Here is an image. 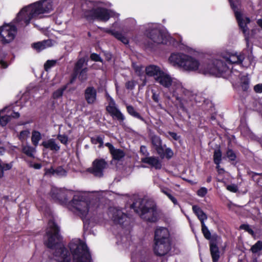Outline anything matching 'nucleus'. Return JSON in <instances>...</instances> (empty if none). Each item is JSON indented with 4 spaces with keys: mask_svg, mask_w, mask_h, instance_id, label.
I'll return each mask as SVG.
<instances>
[{
    "mask_svg": "<svg viewBox=\"0 0 262 262\" xmlns=\"http://www.w3.org/2000/svg\"><path fill=\"white\" fill-rule=\"evenodd\" d=\"M53 9L52 0H42L24 7L16 17L10 23H4L0 27V38L3 43L12 42L17 34V27L27 26L32 19L42 17V15L49 13Z\"/></svg>",
    "mask_w": 262,
    "mask_h": 262,
    "instance_id": "obj_2",
    "label": "nucleus"
},
{
    "mask_svg": "<svg viewBox=\"0 0 262 262\" xmlns=\"http://www.w3.org/2000/svg\"><path fill=\"white\" fill-rule=\"evenodd\" d=\"M227 189L232 192H236L238 190L237 186L235 184L229 185L227 186Z\"/></svg>",
    "mask_w": 262,
    "mask_h": 262,
    "instance_id": "obj_47",
    "label": "nucleus"
},
{
    "mask_svg": "<svg viewBox=\"0 0 262 262\" xmlns=\"http://www.w3.org/2000/svg\"><path fill=\"white\" fill-rule=\"evenodd\" d=\"M168 134L174 140L177 141L180 139V136H179L176 133L169 132Z\"/></svg>",
    "mask_w": 262,
    "mask_h": 262,
    "instance_id": "obj_53",
    "label": "nucleus"
},
{
    "mask_svg": "<svg viewBox=\"0 0 262 262\" xmlns=\"http://www.w3.org/2000/svg\"><path fill=\"white\" fill-rule=\"evenodd\" d=\"M33 167L36 169H39L41 167V165L39 163L34 164Z\"/></svg>",
    "mask_w": 262,
    "mask_h": 262,
    "instance_id": "obj_60",
    "label": "nucleus"
},
{
    "mask_svg": "<svg viewBox=\"0 0 262 262\" xmlns=\"http://www.w3.org/2000/svg\"><path fill=\"white\" fill-rule=\"evenodd\" d=\"M5 149L3 147H0V155L3 154L4 152ZM12 167V164L10 163H3L0 160V178L4 177V171L9 170Z\"/></svg>",
    "mask_w": 262,
    "mask_h": 262,
    "instance_id": "obj_27",
    "label": "nucleus"
},
{
    "mask_svg": "<svg viewBox=\"0 0 262 262\" xmlns=\"http://www.w3.org/2000/svg\"><path fill=\"white\" fill-rule=\"evenodd\" d=\"M257 24L262 29V19H259L257 20Z\"/></svg>",
    "mask_w": 262,
    "mask_h": 262,
    "instance_id": "obj_61",
    "label": "nucleus"
},
{
    "mask_svg": "<svg viewBox=\"0 0 262 262\" xmlns=\"http://www.w3.org/2000/svg\"><path fill=\"white\" fill-rule=\"evenodd\" d=\"M151 142L157 152L159 155L161 154L163 149L162 147V141L160 138L157 136H154L151 138Z\"/></svg>",
    "mask_w": 262,
    "mask_h": 262,
    "instance_id": "obj_25",
    "label": "nucleus"
},
{
    "mask_svg": "<svg viewBox=\"0 0 262 262\" xmlns=\"http://www.w3.org/2000/svg\"><path fill=\"white\" fill-rule=\"evenodd\" d=\"M42 145L45 148H49L53 151H57L60 149V146L56 142L54 139H50L42 142Z\"/></svg>",
    "mask_w": 262,
    "mask_h": 262,
    "instance_id": "obj_23",
    "label": "nucleus"
},
{
    "mask_svg": "<svg viewBox=\"0 0 262 262\" xmlns=\"http://www.w3.org/2000/svg\"><path fill=\"white\" fill-rule=\"evenodd\" d=\"M57 139L62 144L64 145H67L68 144V137L67 136L65 135L59 134L57 135Z\"/></svg>",
    "mask_w": 262,
    "mask_h": 262,
    "instance_id": "obj_43",
    "label": "nucleus"
},
{
    "mask_svg": "<svg viewBox=\"0 0 262 262\" xmlns=\"http://www.w3.org/2000/svg\"><path fill=\"white\" fill-rule=\"evenodd\" d=\"M126 108H127V112L130 115H132V116L135 117V118H139V119H141V117L140 116V115L136 111V110H135V108L131 105H127L126 106Z\"/></svg>",
    "mask_w": 262,
    "mask_h": 262,
    "instance_id": "obj_33",
    "label": "nucleus"
},
{
    "mask_svg": "<svg viewBox=\"0 0 262 262\" xmlns=\"http://www.w3.org/2000/svg\"><path fill=\"white\" fill-rule=\"evenodd\" d=\"M141 162L148 164L151 166L157 169H160L162 167V164L159 158L155 157H146L141 158Z\"/></svg>",
    "mask_w": 262,
    "mask_h": 262,
    "instance_id": "obj_20",
    "label": "nucleus"
},
{
    "mask_svg": "<svg viewBox=\"0 0 262 262\" xmlns=\"http://www.w3.org/2000/svg\"><path fill=\"white\" fill-rule=\"evenodd\" d=\"M170 241L168 229L164 227L158 228L155 232L154 242Z\"/></svg>",
    "mask_w": 262,
    "mask_h": 262,
    "instance_id": "obj_17",
    "label": "nucleus"
},
{
    "mask_svg": "<svg viewBox=\"0 0 262 262\" xmlns=\"http://www.w3.org/2000/svg\"><path fill=\"white\" fill-rule=\"evenodd\" d=\"M147 76L153 77L156 82L164 88H168L180 107L186 109L191 106L195 98L194 94L186 89L178 79L172 77L168 72L163 71L160 67L150 64L145 68Z\"/></svg>",
    "mask_w": 262,
    "mask_h": 262,
    "instance_id": "obj_3",
    "label": "nucleus"
},
{
    "mask_svg": "<svg viewBox=\"0 0 262 262\" xmlns=\"http://www.w3.org/2000/svg\"><path fill=\"white\" fill-rule=\"evenodd\" d=\"M58 231V226L53 220H50L44 242L46 245L54 251L52 257L47 262H71L70 253L62 243ZM69 247L73 255V262H92L87 246L80 239L72 240Z\"/></svg>",
    "mask_w": 262,
    "mask_h": 262,
    "instance_id": "obj_1",
    "label": "nucleus"
},
{
    "mask_svg": "<svg viewBox=\"0 0 262 262\" xmlns=\"http://www.w3.org/2000/svg\"><path fill=\"white\" fill-rule=\"evenodd\" d=\"M254 91L257 93H262V83H259L255 85L254 87Z\"/></svg>",
    "mask_w": 262,
    "mask_h": 262,
    "instance_id": "obj_48",
    "label": "nucleus"
},
{
    "mask_svg": "<svg viewBox=\"0 0 262 262\" xmlns=\"http://www.w3.org/2000/svg\"><path fill=\"white\" fill-rule=\"evenodd\" d=\"M152 98L153 100L155 102H159V95L156 94L155 92L152 91Z\"/></svg>",
    "mask_w": 262,
    "mask_h": 262,
    "instance_id": "obj_56",
    "label": "nucleus"
},
{
    "mask_svg": "<svg viewBox=\"0 0 262 262\" xmlns=\"http://www.w3.org/2000/svg\"><path fill=\"white\" fill-rule=\"evenodd\" d=\"M201 226L202 231L204 237L207 239H210L211 238V233L208 229L207 227L205 225V223L202 224Z\"/></svg>",
    "mask_w": 262,
    "mask_h": 262,
    "instance_id": "obj_35",
    "label": "nucleus"
},
{
    "mask_svg": "<svg viewBox=\"0 0 262 262\" xmlns=\"http://www.w3.org/2000/svg\"><path fill=\"white\" fill-rule=\"evenodd\" d=\"M240 228L248 231L250 233L253 232V231L252 230V229L250 228V226L248 225L243 224L241 225Z\"/></svg>",
    "mask_w": 262,
    "mask_h": 262,
    "instance_id": "obj_49",
    "label": "nucleus"
},
{
    "mask_svg": "<svg viewBox=\"0 0 262 262\" xmlns=\"http://www.w3.org/2000/svg\"><path fill=\"white\" fill-rule=\"evenodd\" d=\"M56 60H48L44 64V68L46 71H48L52 67H54L56 64Z\"/></svg>",
    "mask_w": 262,
    "mask_h": 262,
    "instance_id": "obj_39",
    "label": "nucleus"
},
{
    "mask_svg": "<svg viewBox=\"0 0 262 262\" xmlns=\"http://www.w3.org/2000/svg\"><path fill=\"white\" fill-rule=\"evenodd\" d=\"M45 174H53V175H55V170L54 169H53L52 168H49V169H48L46 170V172H45Z\"/></svg>",
    "mask_w": 262,
    "mask_h": 262,
    "instance_id": "obj_55",
    "label": "nucleus"
},
{
    "mask_svg": "<svg viewBox=\"0 0 262 262\" xmlns=\"http://www.w3.org/2000/svg\"><path fill=\"white\" fill-rule=\"evenodd\" d=\"M68 209L80 216L84 224H90L92 222L100 223L102 214L97 202L89 201L83 194L77 193L69 204Z\"/></svg>",
    "mask_w": 262,
    "mask_h": 262,
    "instance_id": "obj_5",
    "label": "nucleus"
},
{
    "mask_svg": "<svg viewBox=\"0 0 262 262\" xmlns=\"http://www.w3.org/2000/svg\"><path fill=\"white\" fill-rule=\"evenodd\" d=\"M216 169L217 170V171L219 173H222L224 172V170L223 168H221L220 166V164H216Z\"/></svg>",
    "mask_w": 262,
    "mask_h": 262,
    "instance_id": "obj_58",
    "label": "nucleus"
},
{
    "mask_svg": "<svg viewBox=\"0 0 262 262\" xmlns=\"http://www.w3.org/2000/svg\"><path fill=\"white\" fill-rule=\"evenodd\" d=\"M222 160V152L220 149H216L214 151L213 161L215 164H220Z\"/></svg>",
    "mask_w": 262,
    "mask_h": 262,
    "instance_id": "obj_32",
    "label": "nucleus"
},
{
    "mask_svg": "<svg viewBox=\"0 0 262 262\" xmlns=\"http://www.w3.org/2000/svg\"><path fill=\"white\" fill-rule=\"evenodd\" d=\"M108 215L116 224H123L127 218L126 215L120 209L111 208L109 209Z\"/></svg>",
    "mask_w": 262,
    "mask_h": 262,
    "instance_id": "obj_14",
    "label": "nucleus"
},
{
    "mask_svg": "<svg viewBox=\"0 0 262 262\" xmlns=\"http://www.w3.org/2000/svg\"><path fill=\"white\" fill-rule=\"evenodd\" d=\"M85 63V59L83 58L79 59L75 64L74 71L76 73H77L78 71L82 68Z\"/></svg>",
    "mask_w": 262,
    "mask_h": 262,
    "instance_id": "obj_36",
    "label": "nucleus"
},
{
    "mask_svg": "<svg viewBox=\"0 0 262 262\" xmlns=\"http://www.w3.org/2000/svg\"><path fill=\"white\" fill-rule=\"evenodd\" d=\"M167 197L171 201V202L174 205H176L178 204L177 199L174 196H173L171 194L170 195H169Z\"/></svg>",
    "mask_w": 262,
    "mask_h": 262,
    "instance_id": "obj_57",
    "label": "nucleus"
},
{
    "mask_svg": "<svg viewBox=\"0 0 262 262\" xmlns=\"http://www.w3.org/2000/svg\"><path fill=\"white\" fill-rule=\"evenodd\" d=\"M105 146L108 148L114 160L119 161L125 156V152L123 150L115 148L110 143H106Z\"/></svg>",
    "mask_w": 262,
    "mask_h": 262,
    "instance_id": "obj_18",
    "label": "nucleus"
},
{
    "mask_svg": "<svg viewBox=\"0 0 262 262\" xmlns=\"http://www.w3.org/2000/svg\"><path fill=\"white\" fill-rule=\"evenodd\" d=\"M0 64L4 68H6L8 67V64L2 59H0Z\"/></svg>",
    "mask_w": 262,
    "mask_h": 262,
    "instance_id": "obj_59",
    "label": "nucleus"
},
{
    "mask_svg": "<svg viewBox=\"0 0 262 262\" xmlns=\"http://www.w3.org/2000/svg\"><path fill=\"white\" fill-rule=\"evenodd\" d=\"M108 105L106 107V110L111 115V116H112L113 118H115L119 121H123L125 118L124 116L117 107L114 99L109 96L108 97Z\"/></svg>",
    "mask_w": 262,
    "mask_h": 262,
    "instance_id": "obj_13",
    "label": "nucleus"
},
{
    "mask_svg": "<svg viewBox=\"0 0 262 262\" xmlns=\"http://www.w3.org/2000/svg\"><path fill=\"white\" fill-rule=\"evenodd\" d=\"M91 142L94 144H99V147L103 146V138L100 136H95L91 138Z\"/></svg>",
    "mask_w": 262,
    "mask_h": 262,
    "instance_id": "obj_34",
    "label": "nucleus"
},
{
    "mask_svg": "<svg viewBox=\"0 0 262 262\" xmlns=\"http://www.w3.org/2000/svg\"><path fill=\"white\" fill-rule=\"evenodd\" d=\"M171 249L170 241L163 242H154V253L160 256H164L168 253Z\"/></svg>",
    "mask_w": 262,
    "mask_h": 262,
    "instance_id": "obj_12",
    "label": "nucleus"
},
{
    "mask_svg": "<svg viewBox=\"0 0 262 262\" xmlns=\"http://www.w3.org/2000/svg\"><path fill=\"white\" fill-rule=\"evenodd\" d=\"M107 163L103 159H96L93 163V167L89 171L95 176L101 177L103 176V170L105 168Z\"/></svg>",
    "mask_w": 262,
    "mask_h": 262,
    "instance_id": "obj_16",
    "label": "nucleus"
},
{
    "mask_svg": "<svg viewBox=\"0 0 262 262\" xmlns=\"http://www.w3.org/2000/svg\"><path fill=\"white\" fill-rule=\"evenodd\" d=\"M91 58L92 60L96 61H101L99 55L95 53H93L91 55Z\"/></svg>",
    "mask_w": 262,
    "mask_h": 262,
    "instance_id": "obj_51",
    "label": "nucleus"
},
{
    "mask_svg": "<svg viewBox=\"0 0 262 262\" xmlns=\"http://www.w3.org/2000/svg\"><path fill=\"white\" fill-rule=\"evenodd\" d=\"M86 72H87V68H84L82 69L79 75V79L81 80V81L85 80L87 77H86Z\"/></svg>",
    "mask_w": 262,
    "mask_h": 262,
    "instance_id": "obj_46",
    "label": "nucleus"
},
{
    "mask_svg": "<svg viewBox=\"0 0 262 262\" xmlns=\"http://www.w3.org/2000/svg\"><path fill=\"white\" fill-rule=\"evenodd\" d=\"M160 190L162 192L166 195L167 196L171 194V191L167 188L161 187Z\"/></svg>",
    "mask_w": 262,
    "mask_h": 262,
    "instance_id": "obj_52",
    "label": "nucleus"
},
{
    "mask_svg": "<svg viewBox=\"0 0 262 262\" xmlns=\"http://www.w3.org/2000/svg\"><path fill=\"white\" fill-rule=\"evenodd\" d=\"M82 8L84 16L88 19H98L106 21L110 17L118 18L119 14L106 8V4L102 2L84 1Z\"/></svg>",
    "mask_w": 262,
    "mask_h": 262,
    "instance_id": "obj_6",
    "label": "nucleus"
},
{
    "mask_svg": "<svg viewBox=\"0 0 262 262\" xmlns=\"http://www.w3.org/2000/svg\"><path fill=\"white\" fill-rule=\"evenodd\" d=\"M212 60L206 62H200L199 60L189 54L181 52H173L168 58V62L174 67L178 68L187 72H198L204 74H217L225 70L226 67L222 64L213 68Z\"/></svg>",
    "mask_w": 262,
    "mask_h": 262,
    "instance_id": "obj_4",
    "label": "nucleus"
},
{
    "mask_svg": "<svg viewBox=\"0 0 262 262\" xmlns=\"http://www.w3.org/2000/svg\"><path fill=\"white\" fill-rule=\"evenodd\" d=\"M30 132L29 129H25L20 132L18 138L21 141L26 140L30 135Z\"/></svg>",
    "mask_w": 262,
    "mask_h": 262,
    "instance_id": "obj_37",
    "label": "nucleus"
},
{
    "mask_svg": "<svg viewBox=\"0 0 262 262\" xmlns=\"http://www.w3.org/2000/svg\"><path fill=\"white\" fill-rule=\"evenodd\" d=\"M210 251L213 262H217L220 258V251L218 247L213 241L210 243Z\"/></svg>",
    "mask_w": 262,
    "mask_h": 262,
    "instance_id": "obj_22",
    "label": "nucleus"
},
{
    "mask_svg": "<svg viewBox=\"0 0 262 262\" xmlns=\"http://www.w3.org/2000/svg\"><path fill=\"white\" fill-rule=\"evenodd\" d=\"M126 239H127V237L126 236H123L122 237V240L123 241L122 244H124L125 246H126V243H125Z\"/></svg>",
    "mask_w": 262,
    "mask_h": 262,
    "instance_id": "obj_62",
    "label": "nucleus"
},
{
    "mask_svg": "<svg viewBox=\"0 0 262 262\" xmlns=\"http://www.w3.org/2000/svg\"><path fill=\"white\" fill-rule=\"evenodd\" d=\"M75 194L72 190L55 187L52 188L50 192L51 196L54 200L66 206L68 209L69 204L71 202V201H69V200Z\"/></svg>",
    "mask_w": 262,
    "mask_h": 262,
    "instance_id": "obj_11",
    "label": "nucleus"
},
{
    "mask_svg": "<svg viewBox=\"0 0 262 262\" xmlns=\"http://www.w3.org/2000/svg\"><path fill=\"white\" fill-rule=\"evenodd\" d=\"M226 156L230 161H235L236 158L235 153L230 149H228L226 152Z\"/></svg>",
    "mask_w": 262,
    "mask_h": 262,
    "instance_id": "obj_41",
    "label": "nucleus"
},
{
    "mask_svg": "<svg viewBox=\"0 0 262 262\" xmlns=\"http://www.w3.org/2000/svg\"><path fill=\"white\" fill-rule=\"evenodd\" d=\"M67 88V86L64 85L55 91L52 94V98L54 99L60 98L62 96L63 93Z\"/></svg>",
    "mask_w": 262,
    "mask_h": 262,
    "instance_id": "obj_31",
    "label": "nucleus"
},
{
    "mask_svg": "<svg viewBox=\"0 0 262 262\" xmlns=\"http://www.w3.org/2000/svg\"><path fill=\"white\" fill-rule=\"evenodd\" d=\"M84 97L88 104H93L96 100V90L92 86L88 87L85 90Z\"/></svg>",
    "mask_w": 262,
    "mask_h": 262,
    "instance_id": "obj_19",
    "label": "nucleus"
},
{
    "mask_svg": "<svg viewBox=\"0 0 262 262\" xmlns=\"http://www.w3.org/2000/svg\"><path fill=\"white\" fill-rule=\"evenodd\" d=\"M140 152L142 155L144 156H147L148 155L146 147L145 146H141L140 147Z\"/></svg>",
    "mask_w": 262,
    "mask_h": 262,
    "instance_id": "obj_54",
    "label": "nucleus"
},
{
    "mask_svg": "<svg viewBox=\"0 0 262 262\" xmlns=\"http://www.w3.org/2000/svg\"><path fill=\"white\" fill-rule=\"evenodd\" d=\"M19 114L14 112L9 107L4 108L0 111V124L5 126L10 120L11 118H18Z\"/></svg>",
    "mask_w": 262,
    "mask_h": 262,
    "instance_id": "obj_15",
    "label": "nucleus"
},
{
    "mask_svg": "<svg viewBox=\"0 0 262 262\" xmlns=\"http://www.w3.org/2000/svg\"><path fill=\"white\" fill-rule=\"evenodd\" d=\"M222 60L214 59L212 60L211 64L213 68H216L219 66H222V64L225 66V70L220 71L217 74H213L216 76H219L221 73L226 72L229 69L230 65L237 64L241 65L244 67H248L251 63L249 61L248 63L244 62L245 59V55L242 52L236 51H226L222 54Z\"/></svg>",
    "mask_w": 262,
    "mask_h": 262,
    "instance_id": "obj_8",
    "label": "nucleus"
},
{
    "mask_svg": "<svg viewBox=\"0 0 262 262\" xmlns=\"http://www.w3.org/2000/svg\"><path fill=\"white\" fill-rule=\"evenodd\" d=\"M106 58H107V60H109V59H111V55L110 54H109V53H107V54H106Z\"/></svg>",
    "mask_w": 262,
    "mask_h": 262,
    "instance_id": "obj_63",
    "label": "nucleus"
},
{
    "mask_svg": "<svg viewBox=\"0 0 262 262\" xmlns=\"http://www.w3.org/2000/svg\"><path fill=\"white\" fill-rule=\"evenodd\" d=\"M208 192V190L206 187H202L197 191V194L200 197H204Z\"/></svg>",
    "mask_w": 262,
    "mask_h": 262,
    "instance_id": "obj_44",
    "label": "nucleus"
},
{
    "mask_svg": "<svg viewBox=\"0 0 262 262\" xmlns=\"http://www.w3.org/2000/svg\"><path fill=\"white\" fill-rule=\"evenodd\" d=\"M55 175L58 177H64L67 175V171L62 167H57L55 170Z\"/></svg>",
    "mask_w": 262,
    "mask_h": 262,
    "instance_id": "obj_40",
    "label": "nucleus"
},
{
    "mask_svg": "<svg viewBox=\"0 0 262 262\" xmlns=\"http://www.w3.org/2000/svg\"><path fill=\"white\" fill-rule=\"evenodd\" d=\"M130 21L132 22V24H136V21L134 19H130Z\"/></svg>",
    "mask_w": 262,
    "mask_h": 262,
    "instance_id": "obj_64",
    "label": "nucleus"
},
{
    "mask_svg": "<svg viewBox=\"0 0 262 262\" xmlns=\"http://www.w3.org/2000/svg\"><path fill=\"white\" fill-rule=\"evenodd\" d=\"M262 249V242L258 241L251 247V251L253 253H256Z\"/></svg>",
    "mask_w": 262,
    "mask_h": 262,
    "instance_id": "obj_38",
    "label": "nucleus"
},
{
    "mask_svg": "<svg viewBox=\"0 0 262 262\" xmlns=\"http://www.w3.org/2000/svg\"><path fill=\"white\" fill-rule=\"evenodd\" d=\"M138 202L132 205V208L137 212H141L142 219L150 222H155L158 220V212L156 210L155 203L150 200L143 199L139 200V205Z\"/></svg>",
    "mask_w": 262,
    "mask_h": 262,
    "instance_id": "obj_9",
    "label": "nucleus"
},
{
    "mask_svg": "<svg viewBox=\"0 0 262 262\" xmlns=\"http://www.w3.org/2000/svg\"><path fill=\"white\" fill-rule=\"evenodd\" d=\"M22 151L27 156L33 158L36 152V148L30 145H26L22 146Z\"/></svg>",
    "mask_w": 262,
    "mask_h": 262,
    "instance_id": "obj_28",
    "label": "nucleus"
},
{
    "mask_svg": "<svg viewBox=\"0 0 262 262\" xmlns=\"http://www.w3.org/2000/svg\"><path fill=\"white\" fill-rule=\"evenodd\" d=\"M240 86L243 91H247L249 87V78L247 75H243L240 77Z\"/></svg>",
    "mask_w": 262,
    "mask_h": 262,
    "instance_id": "obj_29",
    "label": "nucleus"
},
{
    "mask_svg": "<svg viewBox=\"0 0 262 262\" xmlns=\"http://www.w3.org/2000/svg\"><path fill=\"white\" fill-rule=\"evenodd\" d=\"M105 31L113 35L115 38L120 40L124 44H127L128 43V38L123 35L122 33L117 31H115L111 29H106Z\"/></svg>",
    "mask_w": 262,
    "mask_h": 262,
    "instance_id": "obj_26",
    "label": "nucleus"
},
{
    "mask_svg": "<svg viewBox=\"0 0 262 262\" xmlns=\"http://www.w3.org/2000/svg\"><path fill=\"white\" fill-rule=\"evenodd\" d=\"M165 155L166 158L170 159L172 157L173 153L170 148H168L165 150Z\"/></svg>",
    "mask_w": 262,
    "mask_h": 262,
    "instance_id": "obj_50",
    "label": "nucleus"
},
{
    "mask_svg": "<svg viewBox=\"0 0 262 262\" xmlns=\"http://www.w3.org/2000/svg\"><path fill=\"white\" fill-rule=\"evenodd\" d=\"M41 139V135L40 132L37 130H33L32 133L31 141L32 144L36 147L39 141Z\"/></svg>",
    "mask_w": 262,
    "mask_h": 262,
    "instance_id": "obj_30",
    "label": "nucleus"
},
{
    "mask_svg": "<svg viewBox=\"0 0 262 262\" xmlns=\"http://www.w3.org/2000/svg\"><path fill=\"white\" fill-rule=\"evenodd\" d=\"M229 1L230 3L232 9L234 12V14L238 25L242 30L243 33L245 36V39L248 43L249 40V31L247 27V24L250 23V19L249 17L244 16L241 10V6L238 1L235 3L233 2L232 0H229Z\"/></svg>",
    "mask_w": 262,
    "mask_h": 262,
    "instance_id": "obj_10",
    "label": "nucleus"
},
{
    "mask_svg": "<svg viewBox=\"0 0 262 262\" xmlns=\"http://www.w3.org/2000/svg\"><path fill=\"white\" fill-rule=\"evenodd\" d=\"M52 46L53 42L50 39L38 41L32 45V48L37 52H40Z\"/></svg>",
    "mask_w": 262,
    "mask_h": 262,
    "instance_id": "obj_21",
    "label": "nucleus"
},
{
    "mask_svg": "<svg viewBox=\"0 0 262 262\" xmlns=\"http://www.w3.org/2000/svg\"><path fill=\"white\" fill-rule=\"evenodd\" d=\"M137 84V82L134 80H131L127 81L125 83V88L127 90H133Z\"/></svg>",
    "mask_w": 262,
    "mask_h": 262,
    "instance_id": "obj_42",
    "label": "nucleus"
},
{
    "mask_svg": "<svg viewBox=\"0 0 262 262\" xmlns=\"http://www.w3.org/2000/svg\"><path fill=\"white\" fill-rule=\"evenodd\" d=\"M133 67L136 72V73L138 76H141L142 74V67L139 66L135 64V63H133Z\"/></svg>",
    "mask_w": 262,
    "mask_h": 262,
    "instance_id": "obj_45",
    "label": "nucleus"
},
{
    "mask_svg": "<svg viewBox=\"0 0 262 262\" xmlns=\"http://www.w3.org/2000/svg\"><path fill=\"white\" fill-rule=\"evenodd\" d=\"M192 210L198 216V218L200 221L201 224L205 223V221L207 219V216L202 209L197 205H193L192 206Z\"/></svg>",
    "mask_w": 262,
    "mask_h": 262,
    "instance_id": "obj_24",
    "label": "nucleus"
},
{
    "mask_svg": "<svg viewBox=\"0 0 262 262\" xmlns=\"http://www.w3.org/2000/svg\"><path fill=\"white\" fill-rule=\"evenodd\" d=\"M145 34L152 41L157 44H167L169 42L170 43L173 40L177 41L179 46H185L181 35H178L174 38H173L166 31L159 29L158 24L147 25Z\"/></svg>",
    "mask_w": 262,
    "mask_h": 262,
    "instance_id": "obj_7",
    "label": "nucleus"
}]
</instances>
